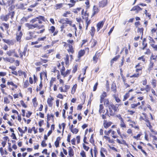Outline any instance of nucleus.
Instances as JSON below:
<instances>
[{"label": "nucleus", "instance_id": "obj_1", "mask_svg": "<svg viewBox=\"0 0 157 157\" xmlns=\"http://www.w3.org/2000/svg\"><path fill=\"white\" fill-rule=\"evenodd\" d=\"M46 19L44 16L40 15L35 18H33L30 21L31 24L27 23L25 24V26L27 28L28 30H32L35 28L39 30L37 31L35 29L32 31H29L28 32L29 36L25 37L26 40H30L33 39H36L39 34H42L45 31V26L42 25V22H45Z\"/></svg>", "mask_w": 157, "mask_h": 157}, {"label": "nucleus", "instance_id": "obj_2", "mask_svg": "<svg viewBox=\"0 0 157 157\" xmlns=\"http://www.w3.org/2000/svg\"><path fill=\"white\" fill-rule=\"evenodd\" d=\"M104 133L106 136H104L103 138L106 140L108 141L109 143H114V141L113 140L111 139L110 137L108 136L109 135V134L111 133V135L113 139L117 138L118 137V136L116 132L112 129H109L107 131H105Z\"/></svg>", "mask_w": 157, "mask_h": 157}, {"label": "nucleus", "instance_id": "obj_3", "mask_svg": "<svg viewBox=\"0 0 157 157\" xmlns=\"http://www.w3.org/2000/svg\"><path fill=\"white\" fill-rule=\"evenodd\" d=\"M135 97L134 96H132L128 99V100L124 102V105L127 106L129 105V102L130 104V108L132 109H136L137 107L140 105L141 103L140 102H137L136 100L135 99Z\"/></svg>", "mask_w": 157, "mask_h": 157}, {"label": "nucleus", "instance_id": "obj_4", "mask_svg": "<svg viewBox=\"0 0 157 157\" xmlns=\"http://www.w3.org/2000/svg\"><path fill=\"white\" fill-rule=\"evenodd\" d=\"M142 114L144 115V117L140 116L139 118L140 120V121H144L147 127L149 128L151 132L153 133L155 135H157V132L155 131L153 129L152 126L151 124V123L148 119V118L147 117L146 113H143Z\"/></svg>", "mask_w": 157, "mask_h": 157}, {"label": "nucleus", "instance_id": "obj_5", "mask_svg": "<svg viewBox=\"0 0 157 157\" xmlns=\"http://www.w3.org/2000/svg\"><path fill=\"white\" fill-rule=\"evenodd\" d=\"M67 43L66 42H63L62 44H63V46L64 47L68 46V48L67 51L68 53L70 54H73L75 52L74 46H73L74 44V40H67Z\"/></svg>", "mask_w": 157, "mask_h": 157}, {"label": "nucleus", "instance_id": "obj_6", "mask_svg": "<svg viewBox=\"0 0 157 157\" xmlns=\"http://www.w3.org/2000/svg\"><path fill=\"white\" fill-rule=\"evenodd\" d=\"M117 132L118 135L120 136L121 139V140L117 138L116 140V142L119 144H123L125 145H127L126 141L123 140L124 139H126L128 137V135L126 133L122 134L119 128H118L117 129Z\"/></svg>", "mask_w": 157, "mask_h": 157}, {"label": "nucleus", "instance_id": "obj_7", "mask_svg": "<svg viewBox=\"0 0 157 157\" xmlns=\"http://www.w3.org/2000/svg\"><path fill=\"white\" fill-rule=\"evenodd\" d=\"M136 68L135 71L136 73H134L130 76V78H138L142 74V70L144 67L141 65V63H138L135 67Z\"/></svg>", "mask_w": 157, "mask_h": 157}, {"label": "nucleus", "instance_id": "obj_8", "mask_svg": "<svg viewBox=\"0 0 157 157\" xmlns=\"http://www.w3.org/2000/svg\"><path fill=\"white\" fill-rule=\"evenodd\" d=\"M108 109L109 111V115L110 116H113L114 115L116 112L119 110L118 105L117 104H114L113 103L111 102L109 105L108 106Z\"/></svg>", "mask_w": 157, "mask_h": 157}, {"label": "nucleus", "instance_id": "obj_9", "mask_svg": "<svg viewBox=\"0 0 157 157\" xmlns=\"http://www.w3.org/2000/svg\"><path fill=\"white\" fill-rule=\"evenodd\" d=\"M54 51V49H50L48 50L47 52L48 53L42 54L40 56V60L43 62L44 63H46L49 61L48 59L49 57V54L52 53H53Z\"/></svg>", "mask_w": 157, "mask_h": 157}, {"label": "nucleus", "instance_id": "obj_10", "mask_svg": "<svg viewBox=\"0 0 157 157\" xmlns=\"http://www.w3.org/2000/svg\"><path fill=\"white\" fill-rule=\"evenodd\" d=\"M7 88L11 91H14L17 89L19 85V83L12 81L8 80L7 82Z\"/></svg>", "mask_w": 157, "mask_h": 157}, {"label": "nucleus", "instance_id": "obj_11", "mask_svg": "<svg viewBox=\"0 0 157 157\" xmlns=\"http://www.w3.org/2000/svg\"><path fill=\"white\" fill-rule=\"evenodd\" d=\"M59 22L62 24L60 27V31L62 32L64 29L67 26V24L69 25L70 26H72V22L69 19L66 18L65 19H62L60 20Z\"/></svg>", "mask_w": 157, "mask_h": 157}, {"label": "nucleus", "instance_id": "obj_12", "mask_svg": "<svg viewBox=\"0 0 157 157\" xmlns=\"http://www.w3.org/2000/svg\"><path fill=\"white\" fill-rule=\"evenodd\" d=\"M157 55H154L152 53L150 58V63L149 64L148 70L150 71L152 69L154 63L157 61Z\"/></svg>", "mask_w": 157, "mask_h": 157}, {"label": "nucleus", "instance_id": "obj_13", "mask_svg": "<svg viewBox=\"0 0 157 157\" xmlns=\"http://www.w3.org/2000/svg\"><path fill=\"white\" fill-rule=\"evenodd\" d=\"M16 0H0V4L6 6H10L11 8L14 7L13 4Z\"/></svg>", "mask_w": 157, "mask_h": 157}, {"label": "nucleus", "instance_id": "obj_14", "mask_svg": "<svg viewBox=\"0 0 157 157\" xmlns=\"http://www.w3.org/2000/svg\"><path fill=\"white\" fill-rule=\"evenodd\" d=\"M22 26L19 25L18 26L16 32V39L17 41L20 42L23 36V34L21 30Z\"/></svg>", "mask_w": 157, "mask_h": 157}, {"label": "nucleus", "instance_id": "obj_15", "mask_svg": "<svg viewBox=\"0 0 157 157\" xmlns=\"http://www.w3.org/2000/svg\"><path fill=\"white\" fill-rule=\"evenodd\" d=\"M48 31L49 33L52 34L53 36H55L59 33V31L54 26L49 27Z\"/></svg>", "mask_w": 157, "mask_h": 157}, {"label": "nucleus", "instance_id": "obj_16", "mask_svg": "<svg viewBox=\"0 0 157 157\" xmlns=\"http://www.w3.org/2000/svg\"><path fill=\"white\" fill-rule=\"evenodd\" d=\"M117 117L120 121V126L122 128H125L127 127V125L125 124L124 119L122 117L121 115L119 114L117 115Z\"/></svg>", "mask_w": 157, "mask_h": 157}, {"label": "nucleus", "instance_id": "obj_17", "mask_svg": "<svg viewBox=\"0 0 157 157\" xmlns=\"http://www.w3.org/2000/svg\"><path fill=\"white\" fill-rule=\"evenodd\" d=\"M6 54L9 56H12L13 55L14 57L16 58H19V56L16 52L15 49H11L6 52Z\"/></svg>", "mask_w": 157, "mask_h": 157}, {"label": "nucleus", "instance_id": "obj_18", "mask_svg": "<svg viewBox=\"0 0 157 157\" xmlns=\"http://www.w3.org/2000/svg\"><path fill=\"white\" fill-rule=\"evenodd\" d=\"M102 54L101 52L97 51L93 57V61L94 63H96L98 62L99 59H100V56Z\"/></svg>", "mask_w": 157, "mask_h": 157}, {"label": "nucleus", "instance_id": "obj_19", "mask_svg": "<svg viewBox=\"0 0 157 157\" xmlns=\"http://www.w3.org/2000/svg\"><path fill=\"white\" fill-rule=\"evenodd\" d=\"M65 67H62V68L60 70V72L61 75L65 77L67 75L69 74L71 72V70L70 69H67L65 72Z\"/></svg>", "mask_w": 157, "mask_h": 157}, {"label": "nucleus", "instance_id": "obj_20", "mask_svg": "<svg viewBox=\"0 0 157 157\" xmlns=\"http://www.w3.org/2000/svg\"><path fill=\"white\" fill-rule=\"evenodd\" d=\"M46 39L47 37L46 36L38 37L36 41L31 42V44L32 45H33L38 44L41 42H44L46 40Z\"/></svg>", "mask_w": 157, "mask_h": 157}, {"label": "nucleus", "instance_id": "obj_21", "mask_svg": "<svg viewBox=\"0 0 157 157\" xmlns=\"http://www.w3.org/2000/svg\"><path fill=\"white\" fill-rule=\"evenodd\" d=\"M100 11V10L98 7L97 5H94L93 7L91 17H92L97 14Z\"/></svg>", "mask_w": 157, "mask_h": 157}, {"label": "nucleus", "instance_id": "obj_22", "mask_svg": "<svg viewBox=\"0 0 157 157\" xmlns=\"http://www.w3.org/2000/svg\"><path fill=\"white\" fill-rule=\"evenodd\" d=\"M99 153L101 157H106V156L108 155V152L107 150L102 147H101Z\"/></svg>", "mask_w": 157, "mask_h": 157}, {"label": "nucleus", "instance_id": "obj_23", "mask_svg": "<svg viewBox=\"0 0 157 157\" xmlns=\"http://www.w3.org/2000/svg\"><path fill=\"white\" fill-rule=\"evenodd\" d=\"M27 51V48L25 47L24 48L23 52L21 51L20 49H19L18 50V52L19 53V57L22 60L23 59V56L25 57L26 55V53Z\"/></svg>", "mask_w": 157, "mask_h": 157}, {"label": "nucleus", "instance_id": "obj_24", "mask_svg": "<svg viewBox=\"0 0 157 157\" xmlns=\"http://www.w3.org/2000/svg\"><path fill=\"white\" fill-rule=\"evenodd\" d=\"M85 51L84 49H81L78 52L77 57L78 59L75 60V61H79L81 57L83 56L85 54Z\"/></svg>", "mask_w": 157, "mask_h": 157}, {"label": "nucleus", "instance_id": "obj_25", "mask_svg": "<svg viewBox=\"0 0 157 157\" xmlns=\"http://www.w3.org/2000/svg\"><path fill=\"white\" fill-rule=\"evenodd\" d=\"M108 3V0H101L99 1L98 3L99 7L100 8H104L107 6Z\"/></svg>", "mask_w": 157, "mask_h": 157}, {"label": "nucleus", "instance_id": "obj_26", "mask_svg": "<svg viewBox=\"0 0 157 157\" xmlns=\"http://www.w3.org/2000/svg\"><path fill=\"white\" fill-rule=\"evenodd\" d=\"M9 24L5 22H2L0 26V29L2 31L4 32V30H7L9 28Z\"/></svg>", "mask_w": 157, "mask_h": 157}, {"label": "nucleus", "instance_id": "obj_27", "mask_svg": "<svg viewBox=\"0 0 157 157\" xmlns=\"http://www.w3.org/2000/svg\"><path fill=\"white\" fill-rule=\"evenodd\" d=\"M4 102L5 104H9L10 103V101H13V97L9 94L7 97H5L3 98Z\"/></svg>", "mask_w": 157, "mask_h": 157}, {"label": "nucleus", "instance_id": "obj_28", "mask_svg": "<svg viewBox=\"0 0 157 157\" xmlns=\"http://www.w3.org/2000/svg\"><path fill=\"white\" fill-rule=\"evenodd\" d=\"M105 21V19H104L103 20L99 21L97 24L96 26L97 27V32H98L102 28L104 24Z\"/></svg>", "mask_w": 157, "mask_h": 157}, {"label": "nucleus", "instance_id": "obj_29", "mask_svg": "<svg viewBox=\"0 0 157 157\" xmlns=\"http://www.w3.org/2000/svg\"><path fill=\"white\" fill-rule=\"evenodd\" d=\"M64 89H63V87H60L59 89L61 92H67L70 88V86L69 85H65L64 86Z\"/></svg>", "mask_w": 157, "mask_h": 157}, {"label": "nucleus", "instance_id": "obj_30", "mask_svg": "<svg viewBox=\"0 0 157 157\" xmlns=\"http://www.w3.org/2000/svg\"><path fill=\"white\" fill-rule=\"evenodd\" d=\"M2 58H3L4 61L6 63L8 62L11 63H13L15 61V59L11 57H3Z\"/></svg>", "mask_w": 157, "mask_h": 157}, {"label": "nucleus", "instance_id": "obj_31", "mask_svg": "<svg viewBox=\"0 0 157 157\" xmlns=\"http://www.w3.org/2000/svg\"><path fill=\"white\" fill-rule=\"evenodd\" d=\"M151 87L150 85H147L145 87H141L140 88V90L141 91H145L147 93L149 92L151 90Z\"/></svg>", "mask_w": 157, "mask_h": 157}, {"label": "nucleus", "instance_id": "obj_32", "mask_svg": "<svg viewBox=\"0 0 157 157\" xmlns=\"http://www.w3.org/2000/svg\"><path fill=\"white\" fill-rule=\"evenodd\" d=\"M70 3H66L65 5L69 6V8H71L75 6L76 2H78V0H69Z\"/></svg>", "mask_w": 157, "mask_h": 157}, {"label": "nucleus", "instance_id": "obj_33", "mask_svg": "<svg viewBox=\"0 0 157 157\" xmlns=\"http://www.w3.org/2000/svg\"><path fill=\"white\" fill-rule=\"evenodd\" d=\"M54 100V98L53 97L50 96L49 98H48L47 100V103L49 107H52L53 105V101Z\"/></svg>", "mask_w": 157, "mask_h": 157}, {"label": "nucleus", "instance_id": "obj_34", "mask_svg": "<svg viewBox=\"0 0 157 157\" xmlns=\"http://www.w3.org/2000/svg\"><path fill=\"white\" fill-rule=\"evenodd\" d=\"M18 76H24V77L26 78L27 77V71H23L21 70H19L18 71Z\"/></svg>", "mask_w": 157, "mask_h": 157}, {"label": "nucleus", "instance_id": "obj_35", "mask_svg": "<svg viewBox=\"0 0 157 157\" xmlns=\"http://www.w3.org/2000/svg\"><path fill=\"white\" fill-rule=\"evenodd\" d=\"M112 124V122L111 121L108 122L106 120L103 121V125L105 128H108Z\"/></svg>", "mask_w": 157, "mask_h": 157}, {"label": "nucleus", "instance_id": "obj_36", "mask_svg": "<svg viewBox=\"0 0 157 157\" xmlns=\"http://www.w3.org/2000/svg\"><path fill=\"white\" fill-rule=\"evenodd\" d=\"M107 96V93L105 91L103 92L100 95V103H102L103 101L105 99V98Z\"/></svg>", "mask_w": 157, "mask_h": 157}, {"label": "nucleus", "instance_id": "obj_37", "mask_svg": "<svg viewBox=\"0 0 157 157\" xmlns=\"http://www.w3.org/2000/svg\"><path fill=\"white\" fill-rule=\"evenodd\" d=\"M52 72L53 73H56L57 74V79H59V78L60 77V73L59 71L57 70L56 67H53L52 70Z\"/></svg>", "mask_w": 157, "mask_h": 157}, {"label": "nucleus", "instance_id": "obj_38", "mask_svg": "<svg viewBox=\"0 0 157 157\" xmlns=\"http://www.w3.org/2000/svg\"><path fill=\"white\" fill-rule=\"evenodd\" d=\"M69 157H73L74 155V152L73 149L71 147H69L68 148Z\"/></svg>", "mask_w": 157, "mask_h": 157}, {"label": "nucleus", "instance_id": "obj_39", "mask_svg": "<svg viewBox=\"0 0 157 157\" xmlns=\"http://www.w3.org/2000/svg\"><path fill=\"white\" fill-rule=\"evenodd\" d=\"M142 9L139 6L136 5L133 6L130 10L131 11H136V13H138L140 11L142 10Z\"/></svg>", "mask_w": 157, "mask_h": 157}, {"label": "nucleus", "instance_id": "obj_40", "mask_svg": "<svg viewBox=\"0 0 157 157\" xmlns=\"http://www.w3.org/2000/svg\"><path fill=\"white\" fill-rule=\"evenodd\" d=\"M2 40L5 43L9 45H13L14 44V41L13 40H9L8 39H3Z\"/></svg>", "mask_w": 157, "mask_h": 157}, {"label": "nucleus", "instance_id": "obj_41", "mask_svg": "<svg viewBox=\"0 0 157 157\" xmlns=\"http://www.w3.org/2000/svg\"><path fill=\"white\" fill-rule=\"evenodd\" d=\"M9 19V17L7 14H2L0 17V19L2 21H7Z\"/></svg>", "mask_w": 157, "mask_h": 157}, {"label": "nucleus", "instance_id": "obj_42", "mask_svg": "<svg viewBox=\"0 0 157 157\" xmlns=\"http://www.w3.org/2000/svg\"><path fill=\"white\" fill-rule=\"evenodd\" d=\"M15 14V13L14 11L12 10H9L8 13L6 14L8 17H9V16H10L11 19L13 20L14 18Z\"/></svg>", "mask_w": 157, "mask_h": 157}, {"label": "nucleus", "instance_id": "obj_43", "mask_svg": "<svg viewBox=\"0 0 157 157\" xmlns=\"http://www.w3.org/2000/svg\"><path fill=\"white\" fill-rule=\"evenodd\" d=\"M122 79L125 87L126 88L130 87V85L127 83L126 78L124 77H122Z\"/></svg>", "mask_w": 157, "mask_h": 157}, {"label": "nucleus", "instance_id": "obj_44", "mask_svg": "<svg viewBox=\"0 0 157 157\" xmlns=\"http://www.w3.org/2000/svg\"><path fill=\"white\" fill-rule=\"evenodd\" d=\"M120 57V55H117L112 59L110 61V65L112 66L113 64L114 63V62L116 61L117 59Z\"/></svg>", "mask_w": 157, "mask_h": 157}, {"label": "nucleus", "instance_id": "obj_45", "mask_svg": "<svg viewBox=\"0 0 157 157\" xmlns=\"http://www.w3.org/2000/svg\"><path fill=\"white\" fill-rule=\"evenodd\" d=\"M90 43L91 47V48H93L98 43L97 41L96 40L93 39L91 40Z\"/></svg>", "mask_w": 157, "mask_h": 157}, {"label": "nucleus", "instance_id": "obj_46", "mask_svg": "<svg viewBox=\"0 0 157 157\" xmlns=\"http://www.w3.org/2000/svg\"><path fill=\"white\" fill-rule=\"evenodd\" d=\"M144 28L143 27L139 28L138 27L137 32L138 33H140V34H141L140 37L141 39H142L143 38V36L144 33Z\"/></svg>", "mask_w": 157, "mask_h": 157}, {"label": "nucleus", "instance_id": "obj_47", "mask_svg": "<svg viewBox=\"0 0 157 157\" xmlns=\"http://www.w3.org/2000/svg\"><path fill=\"white\" fill-rule=\"evenodd\" d=\"M32 101L33 107L35 108H36L38 105V103L37 100L36 98V97H34L32 100Z\"/></svg>", "mask_w": 157, "mask_h": 157}, {"label": "nucleus", "instance_id": "obj_48", "mask_svg": "<svg viewBox=\"0 0 157 157\" xmlns=\"http://www.w3.org/2000/svg\"><path fill=\"white\" fill-rule=\"evenodd\" d=\"M0 86L1 88V90L3 94H4L5 93V90L4 88H7V84H6V83H2L0 85Z\"/></svg>", "mask_w": 157, "mask_h": 157}, {"label": "nucleus", "instance_id": "obj_49", "mask_svg": "<svg viewBox=\"0 0 157 157\" xmlns=\"http://www.w3.org/2000/svg\"><path fill=\"white\" fill-rule=\"evenodd\" d=\"M95 29L94 26H92L91 27V29L90 31V35L92 37H93L94 35L95 32Z\"/></svg>", "mask_w": 157, "mask_h": 157}, {"label": "nucleus", "instance_id": "obj_50", "mask_svg": "<svg viewBox=\"0 0 157 157\" xmlns=\"http://www.w3.org/2000/svg\"><path fill=\"white\" fill-rule=\"evenodd\" d=\"M61 137L59 136L57 138L56 140L54 143L56 147H59V142L61 140Z\"/></svg>", "mask_w": 157, "mask_h": 157}, {"label": "nucleus", "instance_id": "obj_51", "mask_svg": "<svg viewBox=\"0 0 157 157\" xmlns=\"http://www.w3.org/2000/svg\"><path fill=\"white\" fill-rule=\"evenodd\" d=\"M77 87V84H75L73 86L71 91V93L72 94H74L75 93Z\"/></svg>", "mask_w": 157, "mask_h": 157}, {"label": "nucleus", "instance_id": "obj_52", "mask_svg": "<svg viewBox=\"0 0 157 157\" xmlns=\"http://www.w3.org/2000/svg\"><path fill=\"white\" fill-rule=\"evenodd\" d=\"M56 79L55 77H52L49 82V86L51 87L53 85L54 83L56 81Z\"/></svg>", "mask_w": 157, "mask_h": 157}, {"label": "nucleus", "instance_id": "obj_53", "mask_svg": "<svg viewBox=\"0 0 157 157\" xmlns=\"http://www.w3.org/2000/svg\"><path fill=\"white\" fill-rule=\"evenodd\" d=\"M130 93L128 92H126L125 94L123 96V101H124L126 100L129 97H130Z\"/></svg>", "mask_w": 157, "mask_h": 157}, {"label": "nucleus", "instance_id": "obj_54", "mask_svg": "<svg viewBox=\"0 0 157 157\" xmlns=\"http://www.w3.org/2000/svg\"><path fill=\"white\" fill-rule=\"evenodd\" d=\"M104 107L102 104H101L99 105V113L100 114H101V113H104L105 111V110L104 109Z\"/></svg>", "mask_w": 157, "mask_h": 157}, {"label": "nucleus", "instance_id": "obj_55", "mask_svg": "<svg viewBox=\"0 0 157 157\" xmlns=\"http://www.w3.org/2000/svg\"><path fill=\"white\" fill-rule=\"evenodd\" d=\"M17 129L22 134L25 133L27 130V127L26 126L25 127V130H23L20 127H18Z\"/></svg>", "mask_w": 157, "mask_h": 157}, {"label": "nucleus", "instance_id": "obj_56", "mask_svg": "<svg viewBox=\"0 0 157 157\" xmlns=\"http://www.w3.org/2000/svg\"><path fill=\"white\" fill-rule=\"evenodd\" d=\"M65 57L64 58L65 61V63L66 65H67L69 63V56L68 54H65Z\"/></svg>", "mask_w": 157, "mask_h": 157}, {"label": "nucleus", "instance_id": "obj_57", "mask_svg": "<svg viewBox=\"0 0 157 157\" xmlns=\"http://www.w3.org/2000/svg\"><path fill=\"white\" fill-rule=\"evenodd\" d=\"M16 6L18 9L24 10L25 9L24 7V4L22 3H21L19 4H17Z\"/></svg>", "mask_w": 157, "mask_h": 157}, {"label": "nucleus", "instance_id": "obj_58", "mask_svg": "<svg viewBox=\"0 0 157 157\" xmlns=\"http://www.w3.org/2000/svg\"><path fill=\"white\" fill-rule=\"evenodd\" d=\"M13 96L14 99L18 98L19 96L22 98H23V95L21 91H20V92L18 94H15L13 95Z\"/></svg>", "mask_w": 157, "mask_h": 157}, {"label": "nucleus", "instance_id": "obj_59", "mask_svg": "<svg viewBox=\"0 0 157 157\" xmlns=\"http://www.w3.org/2000/svg\"><path fill=\"white\" fill-rule=\"evenodd\" d=\"M104 105H105L106 107H108L110 104L109 99L108 98H105L103 101Z\"/></svg>", "mask_w": 157, "mask_h": 157}, {"label": "nucleus", "instance_id": "obj_60", "mask_svg": "<svg viewBox=\"0 0 157 157\" xmlns=\"http://www.w3.org/2000/svg\"><path fill=\"white\" fill-rule=\"evenodd\" d=\"M43 87V85L42 83V82L40 81V83L39 85V86H37L36 89V91L37 92L39 91H40Z\"/></svg>", "mask_w": 157, "mask_h": 157}, {"label": "nucleus", "instance_id": "obj_61", "mask_svg": "<svg viewBox=\"0 0 157 157\" xmlns=\"http://www.w3.org/2000/svg\"><path fill=\"white\" fill-rule=\"evenodd\" d=\"M111 89L112 91L114 93H116L117 92V88L115 83H113L111 86Z\"/></svg>", "mask_w": 157, "mask_h": 157}, {"label": "nucleus", "instance_id": "obj_62", "mask_svg": "<svg viewBox=\"0 0 157 157\" xmlns=\"http://www.w3.org/2000/svg\"><path fill=\"white\" fill-rule=\"evenodd\" d=\"M47 121H49L51 119V118H52V119L54 121V116L52 114H49V113L47 115Z\"/></svg>", "mask_w": 157, "mask_h": 157}, {"label": "nucleus", "instance_id": "obj_63", "mask_svg": "<svg viewBox=\"0 0 157 157\" xmlns=\"http://www.w3.org/2000/svg\"><path fill=\"white\" fill-rule=\"evenodd\" d=\"M82 9L81 7H78L73 9L72 12L75 13L77 14Z\"/></svg>", "mask_w": 157, "mask_h": 157}, {"label": "nucleus", "instance_id": "obj_64", "mask_svg": "<svg viewBox=\"0 0 157 157\" xmlns=\"http://www.w3.org/2000/svg\"><path fill=\"white\" fill-rule=\"evenodd\" d=\"M137 60H141L144 63L146 62L147 60L145 58V57L144 56H141L137 58Z\"/></svg>", "mask_w": 157, "mask_h": 157}]
</instances>
